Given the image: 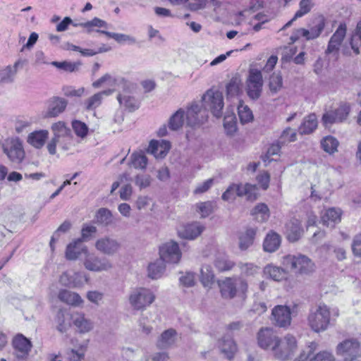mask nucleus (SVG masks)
Wrapping results in <instances>:
<instances>
[{
	"instance_id": "c85d7f7f",
	"label": "nucleus",
	"mask_w": 361,
	"mask_h": 361,
	"mask_svg": "<svg viewBox=\"0 0 361 361\" xmlns=\"http://www.w3.org/2000/svg\"><path fill=\"white\" fill-rule=\"evenodd\" d=\"M317 127V119L316 115L311 114L304 118L302 123L298 128V132L301 135H308L312 133Z\"/></svg>"
},
{
	"instance_id": "7c9ffc66",
	"label": "nucleus",
	"mask_w": 361,
	"mask_h": 361,
	"mask_svg": "<svg viewBox=\"0 0 361 361\" xmlns=\"http://www.w3.org/2000/svg\"><path fill=\"white\" fill-rule=\"evenodd\" d=\"M281 244V237L276 233H268L264 240V250L268 252H275Z\"/></svg>"
},
{
	"instance_id": "c03bdc74",
	"label": "nucleus",
	"mask_w": 361,
	"mask_h": 361,
	"mask_svg": "<svg viewBox=\"0 0 361 361\" xmlns=\"http://www.w3.org/2000/svg\"><path fill=\"white\" fill-rule=\"evenodd\" d=\"M147 164V158L142 152H134L130 157V165L137 169H145Z\"/></svg>"
},
{
	"instance_id": "412c9836",
	"label": "nucleus",
	"mask_w": 361,
	"mask_h": 361,
	"mask_svg": "<svg viewBox=\"0 0 361 361\" xmlns=\"http://www.w3.org/2000/svg\"><path fill=\"white\" fill-rule=\"evenodd\" d=\"M82 243L83 241L78 238L69 243L66 249V258L68 260H75L82 253L86 255L88 252L87 247L82 245Z\"/></svg>"
},
{
	"instance_id": "603ef678",
	"label": "nucleus",
	"mask_w": 361,
	"mask_h": 361,
	"mask_svg": "<svg viewBox=\"0 0 361 361\" xmlns=\"http://www.w3.org/2000/svg\"><path fill=\"white\" fill-rule=\"evenodd\" d=\"M200 271V281L203 286L205 287L210 286L212 283L214 277L212 267L209 265L202 266Z\"/></svg>"
},
{
	"instance_id": "f8f14e48",
	"label": "nucleus",
	"mask_w": 361,
	"mask_h": 361,
	"mask_svg": "<svg viewBox=\"0 0 361 361\" xmlns=\"http://www.w3.org/2000/svg\"><path fill=\"white\" fill-rule=\"evenodd\" d=\"M15 361H28L32 348L31 342L22 334L17 335L13 340Z\"/></svg>"
},
{
	"instance_id": "aec40b11",
	"label": "nucleus",
	"mask_w": 361,
	"mask_h": 361,
	"mask_svg": "<svg viewBox=\"0 0 361 361\" xmlns=\"http://www.w3.org/2000/svg\"><path fill=\"white\" fill-rule=\"evenodd\" d=\"M217 346L221 353L228 360L233 359L237 352V345L233 341L232 335L228 333L218 341Z\"/></svg>"
},
{
	"instance_id": "9d476101",
	"label": "nucleus",
	"mask_w": 361,
	"mask_h": 361,
	"mask_svg": "<svg viewBox=\"0 0 361 361\" xmlns=\"http://www.w3.org/2000/svg\"><path fill=\"white\" fill-rule=\"evenodd\" d=\"M247 94L252 99H257L262 91L263 78L261 71L251 68L246 82Z\"/></svg>"
},
{
	"instance_id": "cd10ccee",
	"label": "nucleus",
	"mask_w": 361,
	"mask_h": 361,
	"mask_svg": "<svg viewBox=\"0 0 361 361\" xmlns=\"http://www.w3.org/2000/svg\"><path fill=\"white\" fill-rule=\"evenodd\" d=\"M58 297L61 301L73 306H79L83 302L79 294L68 290H61Z\"/></svg>"
},
{
	"instance_id": "4d7b16f0",
	"label": "nucleus",
	"mask_w": 361,
	"mask_h": 361,
	"mask_svg": "<svg viewBox=\"0 0 361 361\" xmlns=\"http://www.w3.org/2000/svg\"><path fill=\"white\" fill-rule=\"evenodd\" d=\"M238 110L242 123H247L253 119L252 112L247 106L240 104L238 106Z\"/></svg>"
},
{
	"instance_id": "5701e85b",
	"label": "nucleus",
	"mask_w": 361,
	"mask_h": 361,
	"mask_svg": "<svg viewBox=\"0 0 361 361\" xmlns=\"http://www.w3.org/2000/svg\"><path fill=\"white\" fill-rule=\"evenodd\" d=\"M178 334L173 329L165 330L159 337L157 346L160 349H166L172 346L177 340Z\"/></svg>"
},
{
	"instance_id": "bf43d9fd",
	"label": "nucleus",
	"mask_w": 361,
	"mask_h": 361,
	"mask_svg": "<svg viewBox=\"0 0 361 361\" xmlns=\"http://www.w3.org/2000/svg\"><path fill=\"white\" fill-rule=\"evenodd\" d=\"M57 329L60 332H65L70 326V322L68 321V315H66L62 311H59L57 313Z\"/></svg>"
},
{
	"instance_id": "338daca9",
	"label": "nucleus",
	"mask_w": 361,
	"mask_h": 361,
	"mask_svg": "<svg viewBox=\"0 0 361 361\" xmlns=\"http://www.w3.org/2000/svg\"><path fill=\"white\" fill-rule=\"evenodd\" d=\"M335 358L333 354L329 351L324 350L312 355L310 361H334Z\"/></svg>"
},
{
	"instance_id": "2eb2a0df",
	"label": "nucleus",
	"mask_w": 361,
	"mask_h": 361,
	"mask_svg": "<svg viewBox=\"0 0 361 361\" xmlns=\"http://www.w3.org/2000/svg\"><path fill=\"white\" fill-rule=\"evenodd\" d=\"M185 114L187 124L191 127L202 123L207 116L205 110L202 109V105L196 102L191 104Z\"/></svg>"
},
{
	"instance_id": "a211bd4d",
	"label": "nucleus",
	"mask_w": 361,
	"mask_h": 361,
	"mask_svg": "<svg viewBox=\"0 0 361 361\" xmlns=\"http://www.w3.org/2000/svg\"><path fill=\"white\" fill-rule=\"evenodd\" d=\"M68 105V101L60 97H52L47 102L45 117L54 118L63 113Z\"/></svg>"
},
{
	"instance_id": "7ed1b4c3",
	"label": "nucleus",
	"mask_w": 361,
	"mask_h": 361,
	"mask_svg": "<svg viewBox=\"0 0 361 361\" xmlns=\"http://www.w3.org/2000/svg\"><path fill=\"white\" fill-rule=\"evenodd\" d=\"M308 324L315 332L324 331L330 324V311L326 305H319L308 316Z\"/></svg>"
},
{
	"instance_id": "20e7f679",
	"label": "nucleus",
	"mask_w": 361,
	"mask_h": 361,
	"mask_svg": "<svg viewBox=\"0 0 361 361\" xmlns=\"http://www.w3.org/2000/svg\"><path fill=\"white\" fill-rule=\"evenodd\" d=\"M155 300L153 292L145 288H137L133 290L128 297L130 306L135 310H146Z\"/></svg>"
},
{
	"instance_id": "6e6552de",
	"label": "nucleus",
	"mask_w": 361,
	"mask_h": 361,
	"mask_svg": "<svg viewBox=\"0 0 361 361\" xmlns=\"http://www.w3.org/2000/svg\"><path fill=\"white\" fill-rule=\"evenodd\" d=\"M297 348L296 340L294 336L287 335L283 340L279 338L277 346L274 349V357L280 360H290Z\"/></svg>"
},
{
	"instance_id": "dca6fc26",
	"label": "nucleus",
	"mask_w": 361,
	"mask_h": 361,
	"mask_svg": "<svg viewBox=\"0 0 361 361\" xmlns=\"http://www.w3.org/2000/svg\"><path fill=\"white\" fill-rule=\"evenodd\" d=\"M121 247V243L116 239L109 236L102 237L95 242L96 249L106 255H114Z\"/></svg>"
},
{
	"instance_id": "423d86ee",
	"label": "nucleus",
	"mask_w": 361,
	"mask_h": 361,
	"mask_svg": "<svg viewBox=\"0 0 361 361\" xmlns=\"http://www.w3.org/2000/svg\"><path fill=\"white\" fill-rule=\"evenodd\" d=\"M336 353L344 357L343 361H361V348L356 339H346L338 343Z\"/></svg>"
},
{
	"instance_id": "79ce46f5",
	"label": "nucleus",
	"mask_w": 361,
	"mask_h": 361,
	"mask_svg": "<svg viewBox=\"0 0 361 361\" xmlns=\"http://www.w3.org/2000/svg\"><path fill=\"white\" fill-rule=\"evenodd\" d=\"M51 64L59 69L63 70V71H65L66 72H69V73H73V72L78 71L80 69V67L82 65L80 61L71 62V61H61V62L53 61L51 63Z\"/></svg>"
},
{
	"instance_id": "58836bf2",
	"label": "nucleus",
	"mask_w": 361,
	"mask_h": 361,
	"mask_svg": "<svg viewBox=\"0 0 361 361\" xmlns=\"http://www.w3.org/2000/svg\"><path fill=\"white\" fill-rule=\"evenodd\" d=\"M350 47L356 55L360 54V47H361V20L357 23L356 28L350 37Z\"/></svg>"
},
{
	"instance_id": "c756f323",
	"label": "nucleus",
	"mask_w": 361,
	"mask_h": 361,
	"mask_svg": "<svg viewBox=\"0 0 361 361\" xmlns=\"http://www.w3.org/2000/svg\"><path fill=\"white\" fill-rule=\"evenodd\" d=\"M119 104L123 106L129 111H134L139 108L138 101L133 96L129 95L128 92L124 90L117 96Z\"/></svg>"
},
{
	"instance_id": "5fc2aeb1",
	"label": "nucleus",
	"mask_w": 361,
	"mask_h": 361,
	"mask_svg": "<svg viewBox=\"0 0 361 361\" xmlns=\"http://www.w3.org/2000/svg\"><path fill=\"white\" fill-rule=\"evenodd\" d=\"M97 231V228L96 226L84 224L81 229V237L79 239L83 242L89 241Z\"/></svg>"
},
{
	"instance_id": "e2e57ef3",
	"label": "nucleus",
	"mask_w": 361,
	"mask_h": 361,
	"mask_svg": "<svg viewBox=\"0 0 361 361\" xmlns=\"http://www.w3.org/2000/svg\"><path fill=\"white\" fill-rule=\"evenodd\" d=\"M312 0H301L299 6L300 8L295 13V18H299L308 13L312 8V4H311Z\"/></svg>"
},
{
	"instance_id": "0eeeda50",
	"label": "nucleus",
	"mask_w": 361,
	"mask_h": 361,
	"mask_svg": "<svg viewBox=\"0 0 361 361\" xmlns=\"http://www.w3.org/2000/svg\"><path fill=\"white\" fill-rule=\"evenodd\" d=\"M3 152L6 154L8 159L19 164L25 157V151L23 143L18 137H9L2 143Z\"/></svg>"
},
{
	"instance_id": "49530a36",
	"label": "nucleus",
	"mask_w": 361,
	"mask_h": 361,
	"mask_svg": "<svg viewBox=\"0 0 361 361\" xmlns=\"http://www.w3.org/2000/svg\"><path fill=\"white\" fill-rule=\"evenodd\" d=\"M214 265L219 271H226L232 269L235 264L227 256L220 255L215 259Z\"/></svg>"
},
{
	"instance_id": "4468645a",
	"label": "nucleus",
	"mask_w": 361,
	"mask_h": 361,
	"mask_svg": "<svg viewBox=\"0 0 361 361\" xmlns=\"http://www.w3.org/2000/svg\"><path fill=\"white\" fill-rule=\"evenodd\" d=\"M257 344L264 350H271L277 346L279 338L271 328H262L257 333Z\"/></svg>"
},
{
	"instance_id": "680f3d73",
	"label": "nucleus",
	"mask_w": 361,
	"mask_h": 361,
	"mask_svg": "<svg viewBox=\"0 0 361 361\" xmlns=\"http://www.w3.org/2000/svg\"><path fill=\"white\" fill-rule=\"evenodd\" d=\"M296 132L295 130L288 127L286 128L281 133L279 142L282 144L291 142L296 140Z\"/></svg>"
},
{
	"instance_id": "09e8293b",
	"label": "nucleus",
	"mask_w": 361,
	"mask_h": 361,
	"mask_svg": "<svg viewBox=\"0 0 361 361\" xmlns=\"http://www.w3.org/2000/svg\"><path fill=\"white\" fill-rule=\"evenodd\" d=\"M16 71L11 66L0 70V83H12L14 82Z\"/></svg>"
},
{
	"instance_id": "9b49d317",
	"label": "nucleus",
	"mask_w": 361,
	"mask_h": 361,
	"mask_svg": "<svg viewBox=\"0 0 361 361\" xmlns=\"http://www.w3.org/2000/svg\"><path fill=\"white\" fill-rule=\"evenodd\" d=\"M159 253L160 259L165 263L169 264L178 263L182 255L178 244L173 240H170L160 245Z\"/></svg>"
},
{
	"instance_id": "b1692460",
	"label": "nucleus",
	"mask_w": 361,
	"mask_h": 361,
	"mask_svg": "<svg viewBox=\"0 0 361 361\" xmlns=\"http://www.w3.org/2000/svg\"><path fill=\"white\" fill-rule=\"evenodd\" d=\"M341 212L339 209L329 208L322 216V222L327 227L334 228L341 221Z\"/></svg>"
},
{
	"instance_id": "a878e982",
	"label": "nucleus",
	"mask_w": 361,
	"mask_h": 361,
	"mask_svg": "<svg viewBox=\"0 0 361 361\" xmlns=\"http://www.w3.org/2000/svg\"><path fill=\"white\" fill-rule=\"evenodd\" d=\"M49 136V132L47 130H35L29 134L27 142L35 148H42Z\"/></svg>"
},
{
	"instance_id": "f03ea898",
	"label": "nucleus",
	"mask_w": 361,
	"mask_h": 361,
	"mask_svg": "<svg viewBox=\"0 0 361 361\" xmlns=\"http://www.w3.org/2000/svg\"><path fill=\"white\" fill-rule=\"evenodd\" d=\"M221 296L226 299L239 297L245 299L247 296L248 284L242 277L226 278L219 283Z\"/></svg>"
},
{
	"instance_id": "e433bc0d",
	"label": "nucleus",
	"mask_w": 361,
	"mask_h": 361,
	"mask_svg": "<svg viewBox=\"0 0 361 361\" xmlns=\"http://www.w3.org/2000/svg\"><path fill=\"white\" fill-rule=\"evenodd\" d=\"M251 215L253 216L257 221L264 222L269 218V209L267 204L260 203L252 209Z\"/></svg>"
},
{
	"instance_id": "72a5a7b5",
	"label": "nucleus",
	"mask_w": 361,
	"mask_h": 361,
	"mask_svg": "<svg viewBox=\"0 0 361 361\" xmlns=\"http://www.w3.org/2000/svg\"><path fill=\"white\" fill-rule=\"evenodd\" d=\"M264 274L276 281H281L286 278V272L281 268L268 264L264 267Z\"/></svg>"
},
{
	"instance_id": "c9c22d12",
	"label": "nucleus",
	"mask_w": 361,
	"mask_h": 361,
	"mask_svg": "<svg viewBox=\"0 0 361 361\" xmlns=\"http://www.w3.org/2000/svg\"><path fill=\"white\" fill-rule=\"evenodd\" d=\"M256 231L254 228H247L245 233L239 236V248L246 250L253 243Z\"/></svg>"
},
{
	"instance_id": "1a4fd4ad",
	"label": "nucleus",
	"mask_w": 361,
	"mask_h": 361,
	"mask_svg": "<svg viewBox=\"0 0 361 361\" xmlns=\"http://www.w3.org/2000/svg\"><path fill=\"white\" fill-rule=\"evenodd\" d=\"M202 102L204 109H209L215 117L220 118L221 116L224 104L221 92L212 90L207 91L202 97Z\"/></svg>"
},
{
	"instance_id": "a19ab883",
	"label": "nucleus",
	"mask_w": 361,
	"mask_h": 361,
	"mask_svg": "<svg viewBox=\"0 0 361 361\" xmlns=\"http://www.w3.org/2000/svg\"><path fill=\"white\" fill-rule=\"evenodd\" d=\"M195 207L197 212L200 214L201 217L205 218L214 212L216 207V204L214 202L207 201L196 204Z\"/></svg>"
},
{
	"instance_id": "4be33fe9",
	"label": "nucleus",
	"mask_w": 361,
	"mask_h": 361,
	"mask_svg": "<svg viewBox=\"0 0 361 361\" xmlns=\"http://www.w3.org/2000/svg\"><path fill=\"white\" fill-rule=\"evenodd\" d=\"M303 230L300 224V221L296 219H290L286 224V233L288 240L290 242H295L298 240L302 234Z\"/></svg>"
},
{
	"instance_id": "8fccbe9b",
	"label": "nucleus",
	"mask_w": 361,
	"mask_h": 361,
	"mask_svg": "<svg viewBox=\"0 0 361 361\" xmlns=\"http://www.w3.org/2000/svg\"><path fill=\"white\" fill-rule=\"evenodd\" d=\"M240 274L244 276H255L259 273V267L252 263H239Z\"/></svg>"
},
{
	"instance_id": "3c124183",
	"label": "nucleus",
	"mask_w": 361,
	"mask_h": 361,
	"mask_svg": "<svg viewBox=\"0 0 361 361\" xmlns=\"http://www.w3.org/2000/svg\"><path fill=\"white\" fill-rule=\"evenodd\" d=\"M224 127L228 135H233L237 130L236 117L234 114L225 116Z\"/></svg>"
},
{
	"instance_id": "473e14b6",
	"label": "nucleus",
	"mask_w": 361,
	"mask_h": 361,
	"mask_svg": "<svg viewBox=\"0 0 361 361\" xmlns=\"http://www.w3.org/2000/svg\"><path fill=\"white\" fill-rule=\"evenodd\" d=\"M113 92L112 90H106L94 94L93 96L87 99L85 102V108L87 110H93L98 107L103 99L104 96H109Z\"/></svg>"
},
{
	"instance_id": "6ab92c4d",
	"label": "nucleus",
	"mask_w": 361,
	"mask_h": 361,
	"mask_svg": "<svg viewBox=\"0 0 361 361\" xmlns=\"http://www.w3.org/2000/svg\"><path fill=\"white\" fill-rule=\"evenodd\" d=\"M59 281L63 286L78 288L81 287L85 282H87V279L81 272L65 271L61 275Z\"/></svg>"
},
{
	"instance_id": "393cba45",
	"label": "nucleus",
	"mask_w": 361,
	"mask_h": 361,
	"mask_svg": "<svg viewBox=\"0 0 361 361\" xmlns=\"http://www.w3.org/2000/svg\"><path fill=\"white\" fill-rule=\"evenodd\" d=\"M204 230V227L199 223L195 222L186 225L183 230L179 231V235L185 239L193 240L200 235Z\"/></svg>"
},
{
	"instance_id": "774afa93",
	"label": "nucleus",
	"mask_w": 361,
	"mask_h": 361,
	"mask_svg": "<svg viewBox=\"0 0 361 361\" xmlns=\"http://www.w3.org/2000/svg\"><path fill=\"white\" fill-rule=\"evenodd\" d=\"M351 247L353 255L355 256L361 257V233L354 236Z\"/></svg>"
},
{
	"instance_id": "13d9d810",
	"label": "nucleus",
	"mask_w": 361,
	"mask_h": 361,
	"mask_svg": "<svg viewBox=\"0 0 361 361\" xmlns=\"http://www.w3.org/2000/svg\"><path fill=\"white\" fill-rule=\"evenodd\" d=\"M255 190V187L250 184L235 185L236 196L242 197L246 195L247 200H252V192Z\"/></svg>"
},
{
	"instance_id": "ddd939ff",
	"label": "nucleus",
	"mask_w": 361,
	"mask_h": 361,
	"mask_svg": "<svg viewBox=\"0 0 361 361\" xmlns=\"http://www.w3.org/2000/svg\"><path fill=\"white\" fill-rule=\"evenodd\" d=\"M83 264L86 269L94 272L108 271L112 268V264L108 259L99 257L90 252L85 255Z\"/></svg>"
},
{
	"instance_id": "6e6d98bb",
	"label": "nucleus",
	"mask_w": 361,
	"mask_h": 361,
	"mask_svg": "<svg viewBox=\"0 0 361 361\" xmlns=\"http://www.w3.org/2000/svg\"><path fill=\"white\" fill-rule=\"evenodd\" d=\"M269 85L272 92H277L281 90L283 85V79L279 73H274L271 75Z\"/></svg>"
},
{
	"instance_id": "0e129e2a",
	"label": "nucleus",
	"mask_w": 361,
	"mask_h": 361,
	"mask_svg": "<svg viewBox=\"0 0 361 361\" xmlns=\"http://www.w3.org/2000/svg\"><path fill=\"white\" fill-rule=\"evenodd\" d=\"M72 126L78 137H85L87 135L88 128L85 123L80 121H74L72 123Z\"/></svg>"
},
{
	"instance_id": "f704fd0d",
	"label": "nucleus",
	"mask_w": 361,
	"mask_h": 361,
	"mask_svg": "<svg viewBox=\"0 0 361 361\" xmlns=\"http://www.w3.org/2000/svg\"><path fill=\"white\" fill-rule=\"evenodd\" d=\"M165 262L161 259L150 263L148 266V276L152 279L160 278L165 271Z\"/></svg>"
},
{
	"instance_id": "de8ad7c7",
	"label": "nucleus",
	"mask_w": 361,
	"mask_h": 361,
	"mask_svg": "<svg viewBox=\"0 0 361 361\" xmlns=\"http://www.w3.org/2000/svg\"><path fill=\"white\" fill-rule=\"evenodd\" d=\"M321 145L326 152L331 154L337 151L338 141L332 136H326L322 140Z\"/></svg>"
},
{
	"instance_id": "a18cd8bd",
	"label": "nucleus",
	"mask_w": 361,
	"mask_h": 361,
	"mask_svg": "<svg viewBox=\"0 0 361 361\" xmlns=\"http://www.w3.org/2000/svg\"><path fill=\"white\" fill-rule=\"evenodd\" d=\"M118 82H123L125 87H127L128 88L129 87L128 85L126 84V81L123 78H120L118 80L113 78L110 74L108 73L105 74L102 78L94 81L92 83V86L94 88H99L104 82H107L109 85H114Z\"/></svg>"
},
{
	"instance_id": "bb28decb",
	"label": "nucleus",
	"mask_w": 361,
	"mask_h": 361,
	"mask_svg": "<svg viewBox=\"0 0 361 361\" xmlns=\"http://www.w3.org/2000/svg\"><path fill=\"white\" fill-rule=\"evenodd\" d=\"M73 322L81 334L90 332L94 326L93 322L86 318L84 314L77 313L73 315Z\"/></svg>"
},
{
	"instance_id": "39448f33",
	"label": "nucleus",
	"mask_w": 361,
	"mask_h": 361,
	"mask_svg": "<svg viewBox=\"0 0 361 361\" xmlns=\"http://www.w3.org/2000/svg\"><path fill=\"white\" fill-rule=\"evenodd\" d=\"M283 264L300 274H309L314 270L312 261L307 256L300 254L286 256L283 258Z\"/></svg>"
},
{
	"instance_id": "f257e3e1",
	"label": "nucleus",
	"mask_w": 361,
	"mask_h": 361,
	"mask_svg": "<svg viewBox=\"0 0 361 361\" xmlns=\"http://www.w3.org/2000/svg\"><path fill=\"white\" fill-rule=\"evenodd\" d=\"M54 136L47 144V149L50 154H55L56 145L63 150H68L73 142V137L71 128L67 127L64 122L59 121L51 126Z\"/></svg>"
},
{
	"instance_id": "f3484780",
	"label": "nucleus",
	"mask_w": 361,
	"mask_h": 361,
	"mask_svg": "<svg viewBox=\"0 0 361 361\" xmlns=\"http://www.w3.org/2000/svg\"><path fill=\"white\" fill-rule=\"evenodd\" d=\"M271 317V320L276 326L279 327H287L290 324V310L287 306H276L272 310Z\"/></svg>"
},
{
	"instance_id": "2f4dec72",
	"label": "nucleus",
	"mask_w": 361,
	"mask_h": 361,
	"mask_svg": "<svg viewBox=\"0 0 361 361\" xmlns=\"http://www.w3.org/2000/svg\"><path fill=\"white\" fill-rule=\"evenodd\" d=\"M97 32L104 34V35H106L107 37L115 39L119 44L126 43L129 45H133L137 43V39H135V37H134L131 35L121 34V33L111 32L109 31L99 30H97Z\"/></svg>"
},
{
	"instance_id": "ea45409f",
	"label": "nucleus",
	"mask_w": 361,
	"mask_h": 361,
	"mask_svg": "<svg viewBox=\"0 0 361 361\" xmlns=\"http://www.w3.org/2000/svg\"><path fill=\"white\" fill-rule=\"evenodd\" d=\"M185 111L180 109L174 113L169 118V127L172 130H177L180 128L184 123Z\"/></svg>"
},
{
	"instance_id": "69168bd1",
	"label": "nucleus",
	"mask_w": 361,
	"mask_h": 361,
	"mask_svg": "<svg viewBox=\"0 0 361 361\" xmlns=\"http://www.w3.org/2000/svg\"><path fill=\"white\" fill-rule=\"evenodd\" d=\"M346 25L345 23H341L336 30V32L334 33V35L331 37V39H334L336 42H339L340 44L342 43L343 41V39L346 35Z\"/></svg>"
},
{
	"instance_id": "864d4df0",
	"label": "nucleus",
	"mask_w": 361,
	"mask_h": 361,
	"mask_svg": "<svg viewBox=\"0 0 361 361\" xmlns=\"http://www.w3.org/2000/svg\"><path fill=\"white\" fill-rule=\"evenodd\" d=\"M73 26H80L82 27L87 28V32L90 33L92 30V27H106L107 23L103 20H101L98 18H94L92 20L85 22V23H81L79 24H73Z\"/></svg>"
},
{
	"instance_id": "052dcab7",
	"label": "nucleus",
	"mask_w": 361,
	"mask_h": 361,
	"mask_svg": "<svg viewBox=\"0 0 361 361\" xmlns=\"http://www.w3.org/2000/svg\"><path fill=\"white\" fill-rule=\"evenodd\" d=\"M71 228V224L68 221H65L63 224L60 225V226L57 228V230L54 232L53 234L49 245L51 247V249L54 250V244L55 243V240H57L59 237L60 233H66L70 230Z\"/></svg>"
},
{
	"instance_id": "4c0bfd02",
	"label": "nucleus",
	"mask_w": 361,
	"mask_h": 361,
	"mask_svg": "<svg viewBox=\"0 0 361 361\" xmlns=\"http://www.w3.org/2000/svg\"><path fill=\"white\" fill-rule=\"evenodd\" d=\"M313 25L308 30L312 39L319 37L324 29L326 20L324 16H320L313 20Z\"/></svg>"
},
{
	"instance_id": "37998d69",
	"label": "nucleus",
	"mask_w": 361,
	"mask_h": 361,
	"mask_svg": "<svg viewBox=\"0 0 361 361\" xmlns=\"http://www.w3.org/2000/svg\"><path fill=\"white\" fill-rule=\"evenodd\" d=\"M112 214L106 208H100L96 213L95 219L97 223L103 226H109L112 224Z\"/></svg>"
}]
</instances>
